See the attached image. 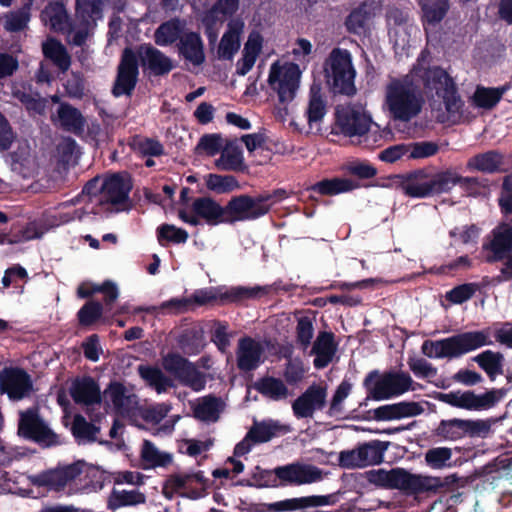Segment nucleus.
Returning a JSON list of instances; mask_svg holds the SVG:
<instances>
[{
    "mask_svg": "<svg viewBox=\"0 0 512 512\" xmlns=\"http://www.w3.org/2000/svg\"><path fill=\"white\" fill-rule=\"evenodd\" d=\"M185 22L178 17L161 23L154 32V41L159 46L178 43L184 34Z\"/></svg>",
    "mask_w": 512,
    "mask_h": 512,
    "instance_id": "nucleus-37",
    "label": "nucleus"
},
{
    "mask_svg": "<svg viewBox=\"0 0 512 512\" xmlns=\"http://www.w3.org/2000/svg\"><path fill=\"white\" fill-rule=\"evenodd\" d=\"M60 126L64 131L81 136L84 132L86 119L79 109L67 102H63L57 109Z\"/></svg>",
    "mask_w": 512,
    "mask_h": 512,
    "instance_id": "nucleus-33",
    "label": "nucleus"
},
{
    "mask_svg": "<svg viewBox=\"0 0 512 512\" xmlns=\"http://www.w3.org/2000/svg\"><path fill=\"white\" fill-rule=\"evenodd\" d=\"M332 495H312L299 498L285 499L274 503L260 504L262 508L259 512H284L306 509L309 507H319L332 504Z\"/></svg>",
    "mask_w": 512,
    "mask_h": 512,
    "instance_id": "nucleus-24",
    "label": "nucleus"
},
{
    "mask_svg": "<svg viewBox=\"0 0 512 512\" xmlns=\"http://www.w3.org/2000/svg\"><path fill=\"white\" fill-rule=\"evenodd\" d=\"M327 387L321 384H311L292 403V411L297 419L312 418L315 411L323 410L326 406Z\"/></svg>",
    "mask_w": 512,
    "mask_h": 512,
    "instance_id": "nucleus-18",
    "label": "nucleus"
},
{
    "mask_svg": "<svg viewBox=\"0 0 512 512\" xmlns=\"http://www.w3.org/2000/svg\"><path fill=\"white\" fill-rule=\"evenodd\" d=\"M385 103L394 120L408 122L420 114L425 100L413 76L405 75L390 79L385 89Z\"/></svg>",
    "mask_w": 512,
    "mask_h": 512,
    "instance_id": "nucleus-1",
    "label": "nucleus"
},
{
    "mask_svg": "<svg viewBox=\"0 0 512 512\" xmlns=\"http://www.w3.org/2000/svg\"><path fill=\"white\" fill-rule=\"evenodd\" d=\"M243 23L231 21L227 31L223 34L218 46L217 54L220 59L231 60L240 48V33Z\"/></svg>",
    "mask_w": 512,
    "mask_h": 512,
    "instance_id": "nucleus-36",
    "label": "nucleus"
},
{
    "mask_svg": "<svg viewBox=\"0 0 512 512\" xmlns=\"http://www.w3.org/2000/svg\"><path fill=\"white\" fill-rule=\"evenodd\" d=\"M389 442L372 440L358 445L364 467L378 465L383 462L384 453Z\"/></svg>",
    "mask_w": 512,
    "mask_h": 512,
    "instance_id": "nucleus-44",
    "label": "nucleus"
},
{
    "mask_svg": "<svg viewBox=\"0 0 512 512\" xmlns=\"http://www.w3.org/2000/svg\"><path fill=\"white\" fill-rule=\"evenodd\" d=\"M259 195L241 194L233 196L225 205L226 224L252 221L269 213V208L262 205Z\"/></svg>",
    "mask_w": 512,
    "mask_h": 512,
    "instance_id": "nucleus-11",
    "label": "nucleus"
},
{
    "mask_svg": "<svg viewBox=\"0 0 512 512\" xmlns=\"http://www.w3.org/2000/svg\"><path fill=\"white\" fill-rule=\"evenodd\" d=\"M422 79L424 87L430 91L434 90L439 97L442 96L444 92H448L450 88L456 86L453 79L441 67L426 69L422 75Z\"/></svg>",
    "mask_w": 512,
    "mask_h": 512,
    "instance_id": "nucleus-39",
    "label": "nucleus"
},
{
    "mask_svg": "<svg viewBox=\"0 0 512 512\" xmlns=\"http://www.w3.org/2000/svg\"><path fill=\"white\" fill-rule=\"evenodd\" d=\"M252 480L254 483L247 482L248 486L255 487H279L278 479L276 477V467L272 470L262 469L260 466L255 467L252 473Z\"/></svg>",
    "mask_w": 512,
    "mask_h": 512,
    "instance_id": "nucleus-59",
    "label": "nucleus"
},
{
    "mask_svg": "<svg viewBox=\"0 0 512 512\" xmlns=\"http://www.w3.org/2000/svg\"><path fill=\"white\" fill-rule=\"evenodd\" d=\"M492 239L482 245L484 251H489L485 261L489 264L503 261L512 254V223H499L491 231Z\"/></svg>",
    "mask_w": 512,
    "mask_h": 512,
    "instance_id": "nucleus-19",
    "label": "nucleus"
},
{
    "mask_svg": "<svg viewBox=\"0 0 512 512\" xmlns=\"http://www.w3.org/2000/svg\"><path fill=\"white\" fill-rule=\"evenodd\" d=\"M34 391L31 375L21 367H4L0 370V392L12 402L29 398Z\"/></svg>",
    "mask_w": 512,
    "mask_h": 512,
    "instance_id": "nucleus-12",
    "label": "nucleus"
},
{
    "mask_svg": "<svg viewBox=\"0 0 512 512\" xmlns=\"http://www.w3.org/2000/svg\"><path fill=\"white\" fill-rule=\"evenodd\" d=\"M478 289L477 283L460 284L446 293V299L453 304H462L471 299Z\"/></svg>",
    "mask_w": 512,
    "mask_h": 512,
    "instance_id": "nucleus-58",
    "label": "nucleus"
},
{
    "mask_svg": "<svg viewBox=\"0 0 512 512\" xmlns=\"http://www.w3.org/2000/svg\"><path fill=\"white\" fill-rule=\"evenodd\" d=\"M69 392L73 401L79 405L89 407L102 402L100 386L91 376L75 379Z\"/></svg>",
    "mask_w": 512,
    "mask_h": 512,
    "instance_id": "nucleus-26",
    "label": "nucleus"
},
{
    "mask_svg": "<svg viewBox=\"0 0 512 512\" xmlns=\"http://www.w3.org/2000/svg\"><path fill=\"white\" fill-rule=\"evenodd\" d=\"M177 50L180 57L194 66L205 62L204 43L197 32H185L177 43Z\"/></svg>",
    "mask_w": 512,
    "mask_h": 512,
    "instance_id": "nucleus-30",
    "label": "nucleus"
},
{
    "mask_svg": "<svg viewBox=\"0 0 512 512\" xmlns=\"http://www.w3.org/2000/svg\"><path fill=\"white\" fill-rule=\"evenodd\" d=\"M146 497L143 493L138 490L132 491H117L113 490L109 501V507L111 509H117L125 506H135L138 504H144Z\"/></svg>",
    "mask_w": 512,
    "mask_h": 512,
    "instance_id": "nucleus-51",
    "label": "nucleus"
},
{
    "mask_svg": "<svg viewBox=\"0 0 512 512\" xmlns=\"http://www.w3.org/2000/svg\"><path fill=\"white\" fill-rule=\"evenodd\" d=\"M440 97L443 99L449 118L453 121L459 120L463 116L464 101L458 94L457 87L450 88Z\"/></svg>",
    "mask_w": 512,
    "mask_h": 512,
    "instance_id": "nucleus-54",
    "label": "nucleus"
},
{
    "mask_svg": "<svg viewBox=\"0 0 512 512\" xmlns=\"http://www.w3.org/2000/svg\"><path fill=\"white\" fill-rule=\"evenodd\" d=\"M296 285L291 283H284L282 280H277L273 284L264 286H236L231 287L225 292L219 295V299L223 303H233L236 305H242L247 300L260 299L271 293L278 294L279 292H292L296 289Z\"/></svg>",
    "mask_w": 512,
    "mask_h": 512,
    "instance_id": "nucleus-15",
    "label": "nucleus"
},
{
    "mask_svg": "<svg viewBox=\"0 0 512 512\" xmlns=\"http://www.w3.org/2000/svg\"><path fill=\"white\" fill-rule=\"evenodd\" d=\"M135 53L143 70H148L154 76L167 75L174 68L172 59L150 43L139 45Z\"/></svg>",
    "mask_w": 512,
    "mask_h": 512,
    "instance_id": "nucleus-21",
    "label": "nucleus"
},
{
    "mask_svg": "<svg viewBox=\"0 0 512 512\" xmlns=\"http://www.w3.org/2000/svg\"><path fill=\"white\" fill-rule=\"evenodd\" d=\"M327 83L334 94L353 96L356 93L351 53L347 49H332L325 62Z\"/></svg>",
    "mask_w": 512,
    "mask_h": 512,
    "instance_id": "nucleus-5",
    "label": "nucleus"
},
{
    "mask_svg": "<svg viewBox=\"0 0 512 512\" xmlns=\"http://www.w3.org/2000/svg\"><path fill=\"white\" fill-rule=\"evenodd\" d=\"M18 435L36 443L43 449L64 444L60 435L56 434L40 416L37 406L20 411Z\"/></svg>",
    "mask_w": 512,
    "mask_h": 512,
    "instance_id": "nucleus-6",
    "label": "nucleus"
},
{
    "mask_svg": "<svg viewBox=\"0 0 512 512\" xmlns=\"http://www.w3.org/2000/svg\"><path fill=\"white\" fill-rule=\"evenodd\" d=\"M373 124L369 114L353 106H345L336 109L334 134H342L345 137H362L366 135Z\"/></svg>",
    "mask_w": 512,
    "mask_h": 512,
    "instance_id": "nucleus-10",
    "label": "nucleus"
},
{
    "mask_svg": "<svg viewBox=\"0 0 512 512\" xmlns=\"http://www.w3.org/2000/svg\"><path fill=\"white\" fill-rule=\"evenodd\" d=\"M498 204L503 214H512V173L503 179Z\"/></svg>",
    "mask_w": 512,
    "mask_h": 512,
    "instance_id": "nucleus-64",
    "label": "nucleus"
},
{
    "mask_svg": "<svg viewBox=\"0 0 512 512\" xmlns=\"http://www.w3.org/2000/svg\"><path fill=\"white\" fill-rule=\"evenodd\" d=\"M491 381L503 374L504 356L500 352L485 350L473 358Z\"/></svg>",
    "mask_w": 512,
    "mask_h": 512,
    "instance_id": "nucleus-41",
    "label": "nucleus"
},
{
    "mask_svg": "<svg viewBox=\"0 0 512 512\" xmlns=\"http://www.w3.org/2000/svg\"><path fill=\"white\" fill-rule=\"evenodd\" d=\"M410 159H423L434 156L439 151L437 143L432 141L414 142L408 145Z\"/></svg>",
    "mask_w": 512,
    "mask_h": 512,
    "instance_id": "nucleus-63",
    "label": "nucleus"
},
{
    "mask_svg": "<svg viewBox=\"0 0 512 512\" xmlns=\"http://www.w3.org/2000/svg\"><path fill=\"white\" fill-rule=\"evenodd\" d=\"M102 197H99L100 204L112 206H125L129 201V194L132 190L130 178L123 177L119 173L106 177L101 183Z\"/></svg>",
    "mask_w": 512,
    "mask_h": 512,
    "instance_id": "nucleus-20",
    "label": "nucleus"
},
{
    "mask_svg": "<svg viewBox=\"0 0 512 512\" xmlns=\"http://www.w3.org/2000/svg\"><path fill=\"white\" fill-rule=\"evenodd\" d=\"M446 193L458 185L469 197L477 198L489 192V181L487 178L470 177L460 175L455 168H446Z\"/></svg>",
    "mask_w": 512,
    "mask_h": 512,
    "instance_id": "nucleus-22",
    "label": "nucleus"
},
{
    "mask_svg": "<svg viewBox=\"0 0 512 512\" xmlns=\"http://www.w3.org/2000/svg\"><path fill=\"white\" fill-rule=\"evenodd\" d=\"M103 314V305L99 301H87L77 312L78 323L82 327L95 324Z\"/></svg>",
    "mask_w": 512,
    "mask_h": 512,
    "instance_id": "nucleus-52",
    "label": "nucleus"
},
{
    "mask_svg": "<svg viewBox=\"0 0 512 512\" xmlns=\"http://www.w3.org/2000/svg\"><path fill=\"white\" fill-rule=\"evenodd\" d=\"M492 419H443L433 430V435L447 441H457L464 437L485 438L491 432Z\"/></svg>",
    "mask_w": 512,
    "mask_h": 512,
    "instance_id": "nucleus-7",
    "label": "nucleus"
},
{
    "mask_svg": "<svg viewBox=\"0 0 512 512\" xmlns=\"http://www.w3.org/2000/svg\"><path fill=\"white\" fill-rule=\"evenodd\" d=\"M326 102L319 91L311 89L308 107L306 110L307 122L311 126L313 123L322 121L326 115Z\"/></svg>",
    "mask_w": 512,
    "mask_h": 512,
    "instance_id": "nucleus-53",
    "label": "nucleus"
},
{
    "mask_svg": "<svg viewBox=\"0 0 512 512\" xmlns=\"http://www.w3.org/2000/svg\"><path fill=\"white\" fill-rule=\"evenodd\" d=\"M41 237L37 227L33 223H27L20 229L11 228V233L0 230V245L19 244Z\"/></svg>",
    "mask_w": 512,
    "mask_h": 512,
    "instance_id": "nucleus-47",
    "label": "nucleus"
},
{
    "mask_svg": "<svg viewBox=\"0 0 512 512\" xmlns=\"http://www.w3.org/2000/svg\"><path fill=\"white\" fill-rule=\"evenodd\" d=\"M263 346L250 336L239 339L236 351L237 367L244 372L257 369L261 363Z\"/></svg>",
    "mask_w": 512,
    "mask_h": 512,
    "instance_id": "nucleus-25",
    "label": "nucleus"
},
{
    "mask_svg": "<svg viewBox=\"0 0 512 512\" xmlns=\"http://www.w3.org/2000/svg\"><path fill=\"white\" fill-rule=\"evenodd\" d=\"M221 405L220 398L213 395L206 396L193 408V415L200 421L215 422L219 419Z\"/></svg>",
    "mask_w": 512,
    "mask_h": 512,
    "instance_id": "nucleus-45",
    "label": "nucleus"
},
{
    "mask_svg": "<svg viewBox=\"0 0 512 512\" xmlns=\"http://www.w3.org/2000/svg\"><path fill=\"white\" fill-rule=\"evenodd\" d=\"M141 459L150 467H166L172 462V455L160 452L150 440H144L141 450Z\"/></svg>",
    "mask_w": 512,
    "mask_h": 512,
    "instance_id": "nucleus-50",
    "label": "nucleus"
},
{
    "mask_svg": "<svg viewBox=\"0 0 512 512\" xmlns=\"http://www.w3.org/2000/svg\"><path fill=\"white\" fill-rule=\"evenodd\" d=\"M300 76L301 72L297 64H290L285 69H282L278 62L271 65L268 84L277 93L281 104L293 101L299 88Z\"/></svg>",
    "mask_w": 512,
    "mask_h": 512,
    "instance_id": "nucleus-9",
    "label": "nucleus"
},
{
    "mask_svg": "<svg viewBox=\"0 0 512 512\" xmlns=\"http://www.w3.org/2000/svg\"><path fill=\"white\" fill-rule=\"evenodd\" d=\"M30 19V4L12 12L6 21V29L11 32L23 30Z\"/></svg>",
    "mask_w": 512,
    "mask_h": 512,
    "instance_id": "nucleus-61",
    "label": "nucleus"
},
{
    "mask_svg": "<svg viewBox=\"0 0 512 512\" xmlns=\"http://www.w3.org/2000/svg\"><path fill=\"white\" fill-rule=\"evenodd\" d=\"M162 366L166 372L173 375L182 385L198 392L205 388L206 379L202 372L179 353L169 352L162 358Z\"/></svg>",
    "mask_w": 512,
    "mask_h": 512,
    "instance_id": "nucleus-8",
    "label": "nucleus"
},
{
    "mask_svg": "<svg viewBox=\"0 0 512 512\" xmlns=\"http://www.w3.org/2000/svg\"><path fill=\"white\" fill-rule=\"evenodd\" d=\"M253 387L263 397L272 401L284 400L289 395V390L284 381L273 376L259 378L254 382Z\"/></svg>",
    "mask_w": 512,
    "mask_h": 512,
    "instance_id": "nucleus-38",
    "label": "nucleus"
},
{
    "mask_svg": "<svg viewBox=\"0 0 512 512\" xmlns=\"http://www.w3.org/2000/svg\"><path fill=\"white\" fill-rule=\"evenodd\" d=\"M215 166L221 171L243 172L247 169L244 163L243 151L237 145H228L220 157L215 161Z\"/></svg>",
    "mask_w": 512,
    "mask_h": 512,
    "instance_id": "nucleus-40",
    "label": "nucleus"
},
{
    "mask_svg": "<svg viewBox=\"0 0 512 512\" xmlns=\"http://www.w3.org/2000/svg\"><path fill=\"white\" fill-rule=\"evenodd\" d=\"M466 169L470 172L478 171L484 174L505 172L504 155L498 150H489L475 154L466 162Z\"/></svg>",
    "mask_w": 512,
    "mask_h": 512,
    "instance_id": "nucleus-29",
    "label": "nucleus"
},
{
    "mask_svg": "<svg viewBox=\"0 0 512 512\" xmlns=\"http://www.w3.org/2000/svg\"><path fill=\"white\" fill-rule=\"evenodd\" d=\"M412 384L413 380L407 372L388 371L379 375L377 370H373L366 375L363 381L367 397L360 405H367V401L370 399L381 401L400 396L409 390H414Z\"/></svg>",
    "mask_w": 512,
    "mask_h": 512,
    "instance_id": "nucleus-4",
    "label": "nucleus"
},
{
    "mask_svg": "<svg viewBox=\"0 0 512 512\" xmlns=\"http://www.w3.org/2000/svg\"><path fill=\"white\" fill-rule=\"evenodd\" d=\"M421 8V21L424 30L427 32L429 28H434L442 22L446 17L449 8V0H419Z\"/></svg>",
    "mask_w": 512,
    "mask_h": 512,
    "instance_id": "nucleus-32",
    "label": "nucleus"
},
{
    "mask_svg": "<svg viewBox=\"0 0 512 512\" xmlns=\"http://www.w3.org/2000/svg\"><path fill=\"white\" fill-rule=\"evenodd\" d=\"M156 233L158 243L162 247H165L168 243L184 244L189 238V234L185 229L168 223L160 225L157 228Z\"/></svg>",
    "mask_w": 512,
    "mask_h": 512,
    "instance_id": "nucleus-49",
    "label": "nucleus"
},
{
    "mask_svg": "<svg viewBox=\"0 0 512 512\" xmlns=\"http://www.w3.org/2000/svg\"><path fill=\"white\" fill-rule=\"evenodd\" d=\"M378 6L374 0H364L354 7L344 20L345 30L360 36L369 29V22L376 14Z\"/></svg>",
    "mask_w": 512,
    "mask_h": 512,
    "instance_id": "nucleus-23",
    "label": "nucleus"
},
{
    "mask_svg": "<svg viewBox=\"0 0 512 512\" xmlns=\"http://www.w3.org/2000/svg\"><path fill=\"white\" fill-rule=\"evenodd\" d=\"M490 328L479 331L463 332L448 338L441 339V355H451L457 358L470 351H474L493 342L489 339Z\"/></svg>",
    "mask_w": 512,
    "mask_h": 512,
    "instance_id": "nucleus-13",
    "label": "nucleus"
},
{
    "mask_svg": "<svg viewBox=\"0 0 512 512\" xmlns=\"http://www.w3.org/2000/svg\"><path fill=\"white\" fill-rule=\"evenodd\" d=\"M314 335L312 319L308 316H302L297 320L296 340L303 349L308 348Z\"/></svg>",
    "mask_w": 512,
    "mask_h": 512,
    "instance_id": "nucleus-60",
    "label": "nucleus"
},
{
    "mask_svg": "<svg viewBox=\"0 0 512 512\" xmlns=\"http://www.w3.org/2000/svg\"><path fill=\"white\" fill-rule=\"evenodd\" d=\"M338 348L335 335L330 331H320L313 343L311 354L315 355L313 365L316 369L326 368L333 360Z\"/></svg>",
    "mask_w": 512,
    "mask_h": 512,
    "instance_id": "nucleus-28",
    "label": "nucleus"
},
{
    "mask_svg": "<svg viewBox=\"0 0 512 512\" xmlns=\"http://www.w3.org/2000/svg\"><path fill=\"white\" fill-rule=\"evenodd\" d=\"M433 398L452 407L469 411L489 409L498 401L495 390L487 391L481 395H477L471 390L464 392L458 390L449 393L436 392Z\"/></svg>",
    "mask_w": 512,
    "mask_h": 512,
    "instance_id": "nucleus-14",
    "label": "nucleus"
},
{
    "mask_svg": "<svg viewBox=\"0 0 512 512\" xmlns=\"http://www.w3.org/2000/svg\"><path fill=\"white\" fill-rule=\"evenodd\" d=\"M240 0H217L206 13L225 20L232 17L239 9Z\"/></svg>",
    "mask_w": 512,
    "mask_h": 512,
    "instance_id": "nucleus-62",
    "label": "nucleus"
},
{
    "mask_svg": "<svg viewBox=\"0 0 512 512\" xmlns=\"http://www.w3.org/2000/svg\"><path fill=\"white\" fill-rule=\"evenodd\" d=\"M100 427L88 422L81 414H76L72 421L71 433L78 444L96 441Z\"/></svg>",
    "mask_w": 512,
    "mask_h": 512,
    "instance_id": "nucleus-46",
    "label": "nucleus"
},
{
    "mask_svg": "<svg viewBox=\"0 0 512 512\" xmlns=\"http://www.w3.org/2000/svg\"><path fill=\"white\" fill-rule=\"evenodd\" d=\"M110 399L119 412L130 411V396L126 394V387L120 382H111L106 390Z\"/></svg>",
    "mask_w": 512,
    "mask_h": 512,
    "instance_id": "nucleus-55",
    "label": "nucleus"
},
{
    "mask_svg": "<svg viewBox=\"0 0 512 512\" xmlns=\"http://www.w3.org/2000/svg\"><path fill=\"white\" fill-rule=\"evenodd\" d=\"M424 408L418 402L401 401L394 404L382 405L373 410L374 419L376 421H390L407 417L421 415Z\"/></svg>",
    "mask_w": 512,
    "mask_h": 512,
    "instance_id": "nucleus-27",
    "label": "nucleus"
},
{
    "mask_svg": "<svg viewBox=\"0 0 512 512\" xmlns=\"http://www.w3.org/2000/svg\"><path fill=\"white\" fill-rule=\"evenodd\" d=\"M140 377L146 383L154 388L158 394L166 392L168 388L174 387V382L166 376L160 368L150 365H140L138 367Z\"/></svg>",
    "mask_w": 512,
    "mask_h": 512,
    "instance_id": "nucleus-42",
    "label": "nucleus"
},
{
    "mask_svg": "<svg viewBox=\"0 0 512 512\" xmlns=\"http://www.w3.org/2000/svg\"><path fill=\"white\" fill-rule=\"evenodd\" d=\"M289 431L287 426L281 425L278 421L263 420L254 421L253 425L248 430V438L252 439L255 444L269 442L280 434H285Z\"/></svg>",
    "mask_w": 512,
    "mask_h": 512,
    "instance_id": "nucleus-35",
    "label": "nucleus"
},
{
    "mask_svg": "<svg viewBox=\"0 0 512 512\" xmlns=\"http://www.w3.org/2000/svg\"><path fill=\"white\" fill-rule=\"evenodd\" d=\"M33 484L38 487H47L55 491L62 490L66 485L59 469L44 471L33 478Z\"/></svg>",
    "mask_w": 512,
    "mask_h": 512,
    "instance_id": "nucleus-57",
    "label": "nucleus"
},
{
    "mask_svg": "<svg viewBox=\"0 0 512 512\" xmlns=\"http://www.w3.org/2000/svg\"><path fill=\"white\" fill-rule=\"evenodd\" d=\"M452 458V450L448 447H434L425 453V462L432 469H442L451 464L447 462Z\"/></svg>",
    "mask_w": 512,
    "mask_h": 512,
    "instance_id": "nucleus-56",
    "label": "nucleus"
},
{
    "mask_svg": "<svg viewBox=\"0 0 512 512\" xmlns=\"http://www.w3.org/2000/svg\"><path fill=\"white\" fill-rule=\"evenodd\" d=\"M208 190L216 194H227L240 188L239 181L233 175L210 173L205 177Z\"/></svg>",
    "mask_w": 512,
    "mask_h": 512,
    "instance_id": "nucleus-48",
    "label": "nucleus"
},
{
    "mask_svg": "<svg viewBox=\"0 0 512 512\" xmlns=\"http://www.w3.org/2000/svg\"><path fill=\"white\" fill-rule=\"evenodd\" d=\"M369 481L385 489L400 490L406 495L437 492L438 480L432 476L413 474L400 467L390 470L378 469L368 473Z\"/></svg>",
    "mask_w": 512,
    "mask_h": 512,
    "instance_id": "nucleus-2",
    "label": "nucleus"
},
{
    "mask_svg": "<svg viewBox=\"0 0 512 512\" xmlns=\"http://www.w3.org/2000/svg\"><path fill=\"white\" fill-rule=\"evenodd\" d=\"M393 184L409 198L424 199L446 193L445 169L431 174L425 168L390 176Z\"/></svg>",
    "mask_w": 512,
    "mask_h": 512,
    "instance_id": "nucleus-3",
    "label": "nucleus"
},
{
    "mask_svg": "<svg viewBox=\"0 0 512 512\" xmlns=\"http://www.w3.org/2000/svg\"><path fill=\"white\" fill-rule=\"evenodd\" d=\"M43 54L50 59L62 72H66L71 65V57L66 47L57 39L47 40L42 47Z\"/></svg>",
    "mask_w": 512,
    "mask_h": 512,
    "instance_id": "nucleus-43",
    "label": "nucleus"
},
{
    "mask_svg": "<svg viewBox=\"0 0 512 512\" xmlns=\"http://www.w3.org/2000/svg\"><path fill=\"white\" fill-rule=\"evenodd\" d=\"M279 487L310 484L322 479V471L310 464L300 462L289 463L276 467Z\"/></svg>",
    "mask_w": 512,
    "mask_h": 512,
    "instance_id": "nucleus-17",
    "label": "nucleus"
},
{
    "mask_svg": "<svg viewBox=\"0 0 512 512\" xmlns=\"http://www.w3.org/2000/svg\"><path fill=\"white\" fill-rule=\"evenodd\" d=\"M139 76V62L136 53L129 47L122 52L117 75L112 87L114 97L131 96Z\"/></svg>",
    "mask_w": 512,
    "mask_h": 512,
    "instance_id": "nucleus-16",
    "label": "nucleus"
},
{
    "mask_svg": "<svg viewBox=\"0 0 512 512\" xmlns=\"http://www.w3.org/2000/svg\"><path fill=\"white\" fill-rule=\"evenodd\" d=\"M193 213L203 219L209 226H217L226 224L225 206H221L211 197H199L192 203Z\"/></svg>",
    "mask_w": 512,
    "mask_h": 512,
    "instance_id": "nucleus-31",
    "label": "nucleus"
},
{
    "mask_svg": "<svg viewBox=\"0 0 512 512\" xmlns=\"http://www.w3.org/2000/svg\"><path fill=\"white\" fill-rule=\"evenodd\" d=\"M359 188V184L348 178H325L307 188V191L317 193L321 196H334L347 193Z\"/></svg>",
    "mask_w": 512,
    "mask_h": 512,
    "instance_id": "nucleus-34",
    "label": "nucleus"
}]
</instances>
